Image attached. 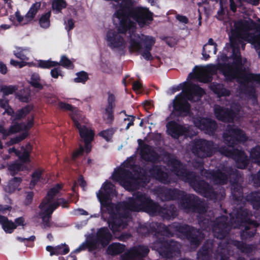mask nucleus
<instances>
[{"label": "nucleus", "instance_id": "f257e3e1", "mask_svg": "<svg viewBox=\"0 0 260 260\" xmlns=\"http://www.w3.org/2000/svg\"><path fill=\"white\" fill-rule=\"evenodd\" d=\"M132 0H122L120 5L116 8L113 21L118 27L119 33L114 30L108 31L107 40L110 46L113 48H121L125 46L123 37L120 34L128 32L129 34V48L130 50L139 51L143 57L147 60L152 58L150 52L152 46L155 43L154 39L144 35L135 34L137 21L140 26L152 20V15L146 9L138 10L135 16L130 14V8Z\"/></svg>", "mask_w": 260, "mask_h": 260}, {"label": "nucleus", "instance_id": "f03ea898", "mask_svg": "<svg viewBox=\"0 0 260 260\" xmlns=\"http://www.w3.org/2000/svg\"><path fill=\"white\" fill-rule=\"evenodd\" d=\"M123 166H131L134 168L132 171L128 170L118 168L115 170L113 179L119 181L123 185L129 190L139 189L141 184L146 185L150 180V177L158 178L159 181L162 183V168L160 165L152 164V168L147 170L140 167H137L136 164H121Z\"/></svg>", "mask_w": 260, "mask_h": 260}, {"label": "nucleus", "instance_id": "7ed1b4c3", "mask_svg": "<svg viewBox=\"0 0 260 260\" xmlns=\"http://www.w3.org/2000/svg\"><path fill=\"white\" fill-rule=\"evenodd\" d=\"M224 142L229 147H221L220 152L224 156L232 158L235 162H249L248 157L242 150L233 147L241 142H245L247 138L244 131L234 126H228L223 134Z\"/></svg>", "mask_w": 260, "mask_h": 260}, {"label": "nucleus", "instance_id": "20e7f679", "mask_svg": "<svg viewBox=\"0 0 260 260\" xmlns=\"http://www.w3.org/2000/svg\"><path fill=\"white\" fill-rule=\"evenodd\" d=\"M238 40L235 37H231L230 39V47L232 50L231 58L233 61L231 63H218L217 65L210 64L207 66L208 69L213 73H216L219 70L225 77V80L233 82L235 78L236 74L240 73L242 71L241 66L244 61L241 52H240Z\"/></svg>", "mask_w": 260, "mask_h": 260}, {"label": "nucleus", "instance_id": "39448f33", "mask_svg": "<svg viewBox=\"0 0 260 260\" xmlns=\"http://www.w3.org/2000/svg\"><path fill=\"white\" fill-rule=\"evenodd\" d=\"M166 164L168 167L171 166L172 172L180 180L188 183L194 190L203 196L211 186L205 180L201 179L195 172L188 171L186 164Z\"/></svg>", "mask_w": 260, "mask_h": 260}, {"label": "nucleus", "instance_id": "423d86ee", "mask_svg": "<svg viewBox=\"0 0 260 260\" xmlns=\"http://www.w3.org/2000/svg\"><path fill=\"white\" fill-rule=\"evenodd\" d=\"M119 206L124 210L137 212L141 211L151 215H155L159 207L158 203L140 191L135 193L133 197L129 198L127 201L121 202Z\"/></svg>", "mask_w": 260, "mask_h": 260}, {"label": "nucleus", "instance_id": "0eeeda50", "mask_svg": "<svg viewBox=\"0 0 260 260\" xmlns=\"http://www.w3.org/2000/svg\"><path fill=\"white\" fill-rule=\"evenodd\" d=\"M171 230L181 234L189 242L190 245L196 248L199 247L205 238V235L200 229L188 225L174 222L169 227L164 224V236L173 237L174 234Z\"/></svg>", "mask_w": 260, "mask_h": 260}, {"label": "nucleus", "instance_id": "6e6552de", "mask_svg": "<svg viewBox=\"0 0 260 260\" xmlns=\"http://www.w3.org/2000/svg\"><path fill=\"white\" fill-rule=\"evenodd\" d=\"M220 168L217 170L205 169L201 170V175L207 179L212 181L214 184L224 185L226 184L229 178L231 184L232 183H239L241 177L237 171H233L232 168H227L225 167V164H219Z\"/></svg>", "mask_w": 260, "mask_h": 260}, {"label": "nucleus", "instance_id": "1a4fd4ad", "mask_svg": "<svg viewBox=\"0 0 260 260\" xmlns=\"http://www.w3.org/2000/svg\"><path fill=\"white\" fill-rule=\"evenodd\" d=\"M101 208H105L109 214L108 223L113 233L126 229L127 222L124 220L126 215L119 211V207L111 202L110 199H99Z\"/></svg>", "mask_w": 260, "mask_h": 260}, {"label": "nucleus", "instance_id": "9d476101", "mask_svg": "<svg viewBox=\"0 0 260 260\" xmlns=\"http://www.w3.org/2000/svg\"><path fill=\"white\" fill-rule=\"evenodd\" d=\"M199 223L204 229L211 228L214 236L217 239H223L231 230V225L227 216L221 215L214 220L204 218L199 220Z\"/></svg>", "mask_w": 260, "mask_h": 260}, {"label": "nucleus", "instance_id": "9b49d317", "mask_svg": "<svg viewBox=\"0 0 260 260\" xmlns=\"http://www.w3.org/2000/svg\"><path fill=\"white\" fill-rule=\"evenodd\" d=\"M247 59L244 58V61L242 64V71L240 73H236L235 80L242 86V91L248 94L251 99H256V91L254 86H248V83L252 81H256L260 83V74H255L247 72L246 68L244 64L246 62Z\"/></svg>", "mask_w": 260, "mask_h": 260}, {"label": "nucleus", "instance_id": "f8f14e48", "mask_svg": "<svg viewBox=\"0 0 260 260\" xmlns=\"http://www.w3.org/2000/svg\"><path fill=\"white\" fill-rule=\"evenodd\" d=\"M255 25V22L250 20L241 21L235 24V29L238 32H242L241 38L245 41L253 45L257 52H260V34L249 32Z\"/></svg>", "mask_w": 260, "mask_h": 260}, {"label": "nucleus", "instance_id": "ddd939ff", "mask_svg": "<svg viewBox=\"0 0 260 260\" xmlns=\"http://www.w3.org/2000/svg\"><path fill=\"white\" fill-rule=\"evenodd\" d=\"M113 236L107 227L104 226L99 229L97 231L96 236L89 235L87 237V245L89 251H92L96 250L99 244H100L103 247L109 245L112 240Z\"/></svg>", "mask_w": 260, "mask_h": 260}, {"label": "nucleus", "instance_id": "4468645a", "mask_svg": "<svg viewBox=\"0 0 260 260\" xmlns=\"http://www.w3.org/2000/svg\"><path fill=\"white\" fill-rule=\"evenodd\" d=\"M179 205L181 209L188 212L204 214L207 211L204 202L201 201L199 197L193 194L185 192Z\"/></svg>", "mask_w": 260, "mask_h": 260}, {"label": "nucleus", "instance_id": "2eb2a0df", "mask_svg": "<svg viewBox=\"0 0 260 260\" xmlns=\"http://www.w3.org/2000/svg\"><path fill=\"white\" fill-rule=\"evenodd\" d=\"M161 223L152 222L148 228L145 225H142L138 229V232L142 236L147 237L153 235L156 238V242L159 244L158 253L162 256V228Z\"/></svg>", "mask_w": 260, "mask_h": 260}, {"label": "nucleus", "instance_id": "dca6fc26", "mask_svg": "<svg viewBox=\"0 0 260 260\" xmlns=\"http://www.w3.org/2000/svg\"><path fill=\"white\" fill-rule=\"evenodd\" d=\"M213 143L205 139H196L193 142L192 152L198 157L205 158L211 156L213 152Z\"/></svg>", "mask_w": 260, "mask_h": 260}, {"label": "nucleus", "instance_id": "f3484780", "mask_svg": "<svg viewBox=\"0 0 260 260\" xmlns=\"http://www.w3.org/2000/svg\"><path fill=\"white\" fill-rule=\"evenodd\" d=\"M72 118L74 122L75 126L78 129L80 137L84 142L85 152L88 153L91 150L92 146L90 142L94 139V132L90 128L80 123L75 116H72Z\"/></svg>", "mask_w": 260, "mask_h": 260}, {"label": "nucleus", "instance_id": "a211bd4d", "mask_svg": "<svg viewBox=\"0 0 260 260\" xmlns=\"http://www.w3.org/2000/svg\"><path fill=\"white\" fill-rule=\"evenodd\" d=\"M192 122L196 127L210 135L214 134L218 127L216 121L210 118L196 116Z\"/></svg>", "mask_w": 260, "mask_h": 260}, {"label": "nucleus", "instance_id": "6ab92c4d", "mask_svg": "<svg viewBox=\"0 0 260 260\" xmlns=\"http://www.w3.org/2000/svg\"><path fill=\"white\" fill-rule=\"evenodd\" d=\"M150 249L144 245H138L132 247L125 254L122 260H142L146 257Z\"/></svg>", "mask_w": 260, "mask_h": 260}, {"label": "nucleus", "instance_id": "aec40b11", "mask_svg": "<svg viewBox=\"0 0 260 260\" xmlns=\"http://www.w3.org/2000/svg\"><path fill=\"white\" fill-rule=\"evenodd\" d=\"M166 126L168 134L174 139H177L181 136L187 137L189 135L190 131L188 127L175 121L168 122Z\"/></svg>", "mask_w": 260, "mask_h": 260}, {"label": "nucleus", "instance_id": "412c9836", "mask_svg": "<svg viewBox=\"0 0 260 260\" xmlns=\"http://www.w3.org/2000/svg\"><path fill=\"white\" fill-rule=\"evenodd\" d=\"M173 111L178 116H186L190 113V105L183 99L181 93L177 95L173 101Z\"/></svg>", "mask_w": 260, "mask_h": 260}, {"label": "nucleus", "instance_id": "4be33fe9", "mask_svg": "<svg viewBox=\"0 0 260 260\" xmlns=\"http://www.w3.org/2000/svg\"><path fill=\"white\" fill-rule=\"evenodd\" d=\"M216 118L223 122H233L236 116L235 112L231 109L216 105L214 108Z\"/></svg>", "mask_w": 260, "mask_h": 260}, {"label": "nucleus", "instance_id": "5701e85b", "mask_svg": "<svg viewBox=\"0 0 260 260\" xmlns=\"http://www.w3.org/2000/svg\"><path fill=\"white\" fill-rule=\"evenodd\" d=\"M180 245L178 242L172 240L164 239V258H171L178 256L180 254Z\"/></svg>", "mask_w": 260, "mask_h": 260}, {"label": "nucleus", "instance_id": "b1692460", "mask_svg": "<svg viewBox=\"0 0 260 260\" xmlns=\"http://www.w3.org/2000/svg\"><path fill=\"white\" fill-rule=\"evenodd\" d=\"M41 7L40 2H36L29 9L26 14L23 16L19 12H16L15 16L18 22L21 24H27L32 21L38 10Z\"/></svg>", "mask_w": 260, "mask_h": 260}, {"label": "nucleus", "instance_id": "393cba45", "mask_svg": "<svg viewBox=\"0 0 260 260\" xmlns=\"http://www.w3.org/2000/svg\"><path fill=\"white\" fill-rule=\"evenodd\" d=\"M252 216V214L250 210L242 207L237 209L234 220L236 226L240 228L244 224L255 221V220L251 219Z\"/></svg>", "mask_w": 260, "mask_h": 260}, {"label": "nucleus", "instance_id": "a878e982", "mask_svg": "<svg viewBox=\"0 0 260 260\" xmlns=\"http://www.w3.org/2000/svg\"><path fill=\"white\" fill-rule=\"evenodd\" d=\"M259 226V223L256 221L248 222L244 224L239 229H241L240 238L242 240L246 241L252 238L256 232V228Z\"/></svg>", "mask_w": 260, "mask_h": 260}, {"label": "nucleus", "instance_id": "bb28decb", "mask_svg": "<svg viewBox=\"0 0 260 260\" xmlns=\"http://www.w3.org/2000/svg\"><path fill=\"white\" fill-rule=\"evenodd\" d=\"M115 186L110 181H106L97 193L98 199H110L115 192Z\"/></svg>", "mask_w": 260, "mask_h": 260}, {"label": "nucleus", "instance_id": "cd10ccee", "mask_svg": "<svg viewBox=\"0 0 260 260\" xmlns=\"http://www.w3.org/2000/svg\"><path fill=\"white\" fill-rule=\"evenodd\" d=\"M205 93L203 88L198 85L189 83L188 88L185 90L184 95L190 101H194V97L197 96L201 98Z\"/></svg>", "mask_w": 260, "mask_h": 260}, {"label": "nucleus", "instance_id": "c85d7f7f", "mask_svg": "<svg viewBox=\"0 0 260 260\" xmlns=\"http://www.w3.org/2000/svg\"><path fill=\"white\" fill-rule=\"evenodd\" d=\"M212 242L207 240L197 252L198 260H210L213 251Z\"/></svg>", "mask_w": 260, "mask_h": 260}, {"label": "nucleus", "instance_id": "c756f323", "mask_svg": "<svg viewBox=\"0 0 260 260\" xmlns=\"http://www.w3.org/2000/svg\"><path fill=\"white\" fill-rule=\"evenodd\" d=\"M185 192L177 188L164 187V198L167 201H178V204Z\"/></svg>", "mask_w": 260, "mask_h": 260}, {"label": "nucleus", "instance_id": "7c9ffc66", "mask_svg": "<svg viewBox=\"0 0 260 260\" xmlns=\"http://www.w3.org/2000/svg\"><path fill=\"white\" fill-rule=\"evenodd\" d=\"M210 88L219 98L228 96L231 94V91L226 89L224 85L221 83L213 82L211 83Z\"/></svg>", "mask_w": 260, "mask_h": 260}, {"label": "nucleus", "instance_id": "2f4dec72", "mask_svg": "<svg viewBox=\"0 0 260 260\" xmlns=\"http://www.w3.org/2000/svg\"><path fill=\"white\" fill-rule=\"evenodd\" d=\"M224 196L225 193L224 192H221L218 190H215L212 186H210L207 192L204 196L206 198L213 201L214 202L222 200Z\"/></svg>", "mask_w": 260, "mask_h": 260}, {"label": "nucleus", "instance_id": "473e14b6", "mask_svg": "<svg viewBox=\"0 0 260 260\" xmlns=\"http://www.w3.org/2000/svg\"><path fill=\"white\" fill-rule=\"evenodd\" d=\"M246 200L252 205L253 208L260 209V192L252 191L246 196Z\"/></svg>", "mask_w": 260, "mask_h": 260}, {"label": "nucleus", "instance_id": "72a5a7b5", "mask_svg": "<svg viewBox=\"0 0 260 260\" xmlns=\"http://www.w3.org/2000/svg\"><path fill=\"white\" fill-rule=\"evenodd\" d=\"M232 244L236 247L241 253L244 254L251 253L255 248V246L252 244H247L242 241L236 240H233Z\"/></svg>", "mask_w": 260, "mask_h": 260}, {"label": "nucleus", "instance_id": "f704fd0d", "mask_svg": "<svg viewBox=\"0 0 260 260\" xmlns=\"http://www.w3.org/2000/svg\"><path fill=\"white\" fill-rule=\"evenodd\" d=\"M0 224H2L3 229L6 233H12L14 230L17 228V225H15L12 220H9L7 217L1 215H0Z\"/></svg>", "mask_w": 260, "mask_h": 260}, {"label": "nucleus", "instance_id": "c9c22d12", "mask_svg": "<svg viewBox=\"0 0 260 260\" xmlns=\"http://www.w3.org/2000/svg\"><path fill=\"white\" fill-rule=\"evenodd\" d=\"M22 181L21 177H14L9 181L8 184L5 187V191L9 193H13L18 189Z\"/></svg>", "mask_w": 260, "mask_h": 260}, {"label": "nucleus", "instance_id": "e433bc0d", "mask_svg": "<svg viewBox=\"0 0 260 260\" xmlns=\"http://www.w3.org/2000/svg\"><path fill=\"white\" fill-rule=\"evenodd\" d=\"M115 97L112 94H109L108 102V105L105 110V118H106L107 123H111L113 120L112 109L114 106Z\"/></svg>", "mask_w": 260, "mask_h": 260}, {"label": "nucleus", "instance_id": "4c0bfd02", "mask_svg": "<svg viewBox=\"0 0 260 260\" xmlns=\"http://www.w3.org/2000/svg\"><path fill=\"white\" fill-rule=\"evenodd\" d=\"M177 215V209L174 205L171 204L170 206H167L166 204H164V219H174Z\"/></svg>", "mask_w": 260, "mask_h": 260}, {"label": "nucleus", "instance_id": "58836bf2", "mask_svg": "<svg viewBox=\"0 0 260 260\" xmlns=\"http://www.w3.org/2000/svg\"><path fill=\"white\" fill-rule=\"evenodd\" d=\"M231 192L234 200L241 201L243 198V188L240 183H232Z\"/></svg>", "mask_w": 260, "mask_h": 260}, {"label": "nucleus", "instance_id": "ea45409f", "mask_svg": "<svg viewBox=\"0 0 260 260\" xmlns=\"http://www.w3.org/2000/svg\"><path fill=\"white\" fill-rule=\"evenodd\" d=\"M27 164H9L8 170L10 174L12 176L18 174L19 172L28 170L26 165Z\"/></svg>", "mask_w": 260, "mask_h": 260}, {"label": "nucleus", "instance_id": "a19ab883", "mask_svg": "<svg viewBox=\"0 0 260 260\" xmlns=\"http://www.w3.org/2000/svg\"><path fill=\"white\" fill-rule=\"evenodd\" d=\"M58 192L56 191L55 188L53 187L51 188L47 192L46 196L39 205V208L43 211L45 207L51 202L54 197Z\"/></svg>", "mask_w": 260, "mask_h": 260}, {"label": "nucleus", "instance_id": "79ce46f5", "mask_svg": "<svg viewBox=\"0 0 260 260\" xmlns=\"http://www.w3.org/2000/svg\"><path fill=\"white\" fill-rule=\"evenodd\" d=\"M125 246L119 243H114L110 245L107 249L108 254L116 255L123 252Z\"/></svg>", "mask_w": 260, "mask_h": 260}, {"label": "nucleus", "instance_id": "37998d69", "mask_svg": "<svg viewBox=\"0 0 260 260\" xmlns=\"http://www.w3.org/2000/svg\"><path fill=\"white\" fill-rule=\"evenodd\" d=\"M29 52L30 49L28 48L18 47H16L15 50L14 51V54L18 58L23 60H27L28 59L27 55Z\"/></svg>", "mask_w": 260, "mask_h": 260}, {"label": "nucleus", "instance_id": "c03bdc74", "mask_svg": "<svg viewBox=\"0 0 260 260\" xmlns=\"http://www.w3.org/2000/svg\"><path fill=\"white\" fill-rule=\"evenodd\" d=\"M217 45L210 46L204 45L203 47L202 55L203 58L207 60L210 57V54L213 53L214 54L216 53Z\"/></svg>", "mask_w": 260, "mask_h": 260}, {"label": "nucleus", "instance_id": "a18cd8bd", "mask_svg": "<svg viewBox=\"0 0 260 260\" xmlns=\"http://www.w3.org/2000/svg\"><path fill=\"white\" fill-rule=\"evenodd\" d=\"M29 84L35 88L42 89L43 86L41 83V79L39 75L37 73H32L31 75Z\"/></svg>", "mask_w": 260, "mask_h": 260}, {"label": "nucleus", "instance_id": "49530a36", "mask_svg": "<svg viewBox=\"0 0 260 260\" xmlns=\"http://www.w3.org/2000/svg\"><path fill=\"white\" fill-rule=\"evenodd\" d=\"M32 107L31 106H27L18 111L15 114H13L11 115L14 117V120H19L25 116L32 110Z\"/></svg>", "mask_w": 260, "mask_h": 260}, {"label": "nucleus", "instance_id": "de8ad7c7", "mask_svg": "<svg viewBox=\"0 0 260 260\" xmlns=\"http://www.w3.org/2000/svg\"><path fill=\"white\" fill-rule=\"evenodd\" d=\"M250 157L254 160L253 162H260V146L257 145L251 149Z\"/></svg>", "mask_w": 260, "mask_h": 260}, {"label": "nucleus", "instance_id": "09e8293b", "mask_svg": "<svg viewBox=\"0 0 260 260\" xmlns=\"http://www.w3.org/2000/svg\"><path fill=\"white\" fill-rule=\"evenodd\" d=\"M43 172L39 169L35 170L31 175V179L30 182V185L35 186L40 181Z\"/></svg>", "mask_w": 260, "mask_h": 260}, {"label": "nucleus", "instance_id": "8fccbe9b", "mask_svg": "<svg viewBox=\"0 0 260 260\" xmlns=\"http://www.w3.org/2000/svg\"><path fill=\"white\" fill-rule=\"evenodd\" d=\"M67 4L64 0H53L52 2V9L56 12H60L61 9L65 8Z\"/></svg>", "mask_w": 260, "mask_h": 260}, {"label": "nucleus", "instance_id": "3c124183", "mask_svg": "<svg viewBox=\"0 0 260 260\" xmlns=\"http://www.w3.org/2000/svg\"><path fill=\"white\" fill-rule=\"evenodd\" d=\"M59 64V63L56 61L48 60H40L38 62V67L43 69H48L55 67Z\"/></svg>", "mask_w": 260, "mask_h": 260}, {"label": "nucleus", "instance_id": "603ef678", "mask_svg": "<svg viewBox=\"0 0 260 260\" xmlns=\"http://www.w3.org/2000/svg\"><path fill=\"white\" fill-rule=\"evenodd\" d=\"M0 107L5 110V112L3 113L4 114L7 113L9 115H12L13 114H14V111L9 106V102L7 100L0 99Z\"/></svg>", "mask_w": 260, "mask_h": 260}, {"label": "nucleus", "instance_id": "864d4df0", "mask_svg": "<svg viewBox=\"0 0 260 260\" xmlns=\"http://www.w3.org/2000/svg\"><path fill=\"white\" fill-rule=\"evenodd\" d=\"M115 131V130L114 128H111L101 131L99 133V135L107 141H110L111 140Z\"/></svg>", "mask_w": 260, "mask_h": 260}, {"label": "nucleus", "instance_id": "5fc2aeb1", "mask_svg": "<svg viewBox=\"0 0 260 260\" xmlns=\"http://www.w3.org/2000/svg\"><path fill=\"white\" fill-rule=\"evenodd\" d=\"M55 255H64L67 254L69 251V247L66 244H61L55 246Z\"/></svg>", "mask_w": 260, "mask_h": 260}, {"label": "nucleus", "instance_id": "6e6d98bb", "mask_svg": "<svg viewBox=\"0 0 260 260\" xmlns=\"http://www.w3.org/2000/svg\"><path fill=\"white\" fill-rule=\"evenodd\" d=\"M139 144V149L140 150L141 153L143 154L148 155L151 152V148L149 146L146 144L141 139L138 140Z\"/></svg>", "mask_w": 260, "mask_h": 260}, {"label": "nucleus", "instance_id": "4d7b16f0", "mask_svg": "<svg viewBox=\"0 0 260 260\" xmlns=\"http://www.w3.org/2000/svg\"><path fill=\"white\" fill-rule=\"evenodd\" d=\"M25 127L26 125L24 123L13 124L9 127V132H10V134L12 135L22 131H25Z\"/></svg>", "mask_w": 260, "mask_h": 260}, {"label": "nucleus", "instance_id": "13d9d810", "mask_svg": "<svg viewBox=\"0 0 260 260\" xmlns=\"http://www.w3.org/2000/svg\"><path fill=\"white\" fill-rule=\"evenodd\" d=\"M27 133L25 132L22 134L19 135V136H17L13 138H12L6 143V145L8 146L13 145L14 144H17L24 140L27 136Z\"/></svg>", "mask_w": 260, "mask_h": 260}, {"label": "nucleus", "instance_id": "bf43d9fd", "mask_svg": "<svg viewBox=\"0 0 260 260\" xmlns=\"http://www.w3.org/2000/svg\"><path fill=\"white\" fill-rule=\"evenodd\" d=\"M50 17V12H48L43 15L40 19V24L41 27L47 28L50 25L49 18Z\"/></svg>", "mask_w": 260, "mask_h": 260}, {"label": "nucleus", "instance_id": "052dcab7", "mask_svg": "<svg viewBox=\"0 0 260 260\" xmlns=\"http://www.w3.org/2000/svg\"><path fill=\"white\" fill-rule=\"evenodd\" d=\"M21 149L23 150V154L20 156L21 159L24 161H30V160L28 159V157L29 153L31 150V146L29 144H27L26 145L25 149L23 147H22Z\"/></svg>", "mask_w": 260, "mask_h": 260}, {"label": "nucleus", "instance_id": "680f3d73", "mask_svg": "<svg viewBox=\"0 0 260 260\" xmlns=\"http://www.w3.org/2000/svg\"><path fill=\"white\" fill-rule=\"evenodd\" d=\"M17 89L16 86L10 85V86H3L1 87V91L5 95H8L12 94Z\"/></svg>", "mask_w": 260, "mask_h": 260}, {"label": "nucleus", "instance_id": "e2e57ef3", "mask_svg": "<svg viewBox=\"0 0 260 260\" xmlns=\"http://www.w3.org/2000/svg\"><path fill=\"white\" fill-rule=\"evenodd\" d=\"M186 84H187L186 82H183L176 86H174V87H172L171 88H170L167 91V93L169 94H173L176 91H178L180 90L181 89H182L183 91L185 93V87L186 85Z\"/></svg>", "mask_w": 260, "mask_h": 260}, {"label": "nucleus", "instance_id": "0e129e2a", "mask_svg": "<svg viewBox=\"0 0 260 260\" xmlns=\"http://www.w3.org/2000/svg\"><path fill=\"white\" fill-rule=\"evenodd\" d=\"M77 76L74 79L77 83H84L88 79V75L84 72L77 73Z\"/></svg>", "mask_w": 260, "mask_h": 260}, {"label": "nucleus", "instance_id": "69168bd1", "mask_svg": "<svg viewBox=\"0 0 260 260\" xmlns=\"http://www.w3.org/2000/svg\"><path fill=\"white\" fill-rule=\"evenodd\" d=\"M58 105L60 109L64 110H69L73 112L75 114H77V110L75 108L73 107L71 105L63 102H59L58 103Z\"/></svg>", "mask_w": 260, "mask_h": 260}, {"label": "nucleus", "instance_id": "338daca9", "mask_svg": "<svg viewBox=\"0 0 260 260\" xmlns=\"http://www.w3.org/2000/svg\"><path fill=\"white\" fill-rule=\"evenodd\" d=\"M17 239L21 242H24L26 246H27L32 247L34 245V243H31L30 245H29L28 243L29 242H33L36 239V237L34 235L31 236L30 237L27 238H24L20 237H17Z\"/></svg>", "mask_w": 260, "mask_h": 260}, {"label": "nucleus", "instance_id": "774afa93", "mask_svg": "<svg viewBox=\"0 0 260 260\" xmlns=\"http://www.w3.org/2000/svg\"><path fill=\"white\" fill-rule=\"evenodd\" d=\"M84 151H85V148H84L82 145L80 144L79 148L72 153V157L73 159L75 160L76 158L82 155Z\"/></svg>", "mask_w": 260, "mask_h": 260}]
</instances>
